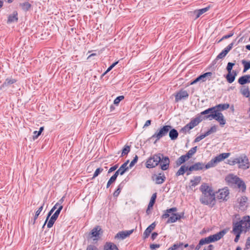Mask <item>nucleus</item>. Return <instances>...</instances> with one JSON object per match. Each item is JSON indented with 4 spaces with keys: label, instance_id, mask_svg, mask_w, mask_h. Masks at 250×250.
I'll return each mask as SVG.
<instances>
[{
    "label": "nucleus",
    "instance_id": "obj_1",
    "mask_svg": "<svg viewBox=\"0 0 250 250\" xmlns=\"http://www.w3.org/2000/svg\"><path fill=\"white\" fill-rule=\"evenodd\" d=\"M200 201L202 204L208 205L212 208L216 204L215 195L213 190H210L208 193L202 194L200 198Z\"/></svg>",
    "mask_w": 250,
    "mask_h": 250
},
{
    "label": "nucleus",
    "instance_id": "obj_2",
    "mask_svg": "<svg viewBox=\"0 0 250 250\" xmlns=\"http://www.w3.org/2000/svg\"><path fill=\"white\" fill-rule=\"evenodd\" d=\"M235 164L237 167L243 170L248 169L250 167V163L248 157L245 154L235 156Z\"/></svg>",
    "mask_w": 250,
    "mask_h": 250
},
{
    "label": "nucleus",
    "instance_id": "obj_3",
    "mask_svg": "<svg viewBox=\"0 0 250 250\" xmlns=\"http://www.w3.org/2000/svg\"><path fill=\"white\" fill-rule=\"evenodd\" d=\"M171 128L172 126L169 125L161 126L157 130L155 133L149 138V139L151 140L155 139V140L154 142V144H156L158 141L160 140L161 138L167 135V133Z\"/></svg>",
    "mask_w": 250,
    "mask_h": 250
},
{
    "label": "nucleus",
    "instance_id": "obj_4",
    "mask_svg": "<svg viewBox=\"0 0 250 250\" xmlns=\"http://www.w3.org/2000/svg\"><path fill=\"white\" fill-rule=\"evenodd\" d=\"M163 156V154L159 153L154 154L149 157L146 163V167L148 168L155 167L161 162V157Z\"/></svg>",
    "mask_w": 250,
    "mask_h": 250
},
{
    "label": "nucleus",
    "instance_id": "obj_5",
    "mask_svg": "<svg viewBox=\"0 0 250 250\" xmlns=\"http://www.w3.org/2000/svg\"><path fill=\"white\" fill-rule=\"evenodd\" d=\"M229 229H225L213 235H211L207 237L204 238L207 244L214 242L221 239L224 235L228 231Z\"/></svg>",
    "mask_w": 250,
    "mask_h": 250
},
{
    "label": "nucleus",
    "instance_id": "obj_6",
    "mask_svg": "<svg viewBox=\"0 0 250 250\" xmlns=\"http://www.w3.org/2000/svg\"><path fill=\"white\" fill-rule=\"evenodd\" d=\"M235 224H236V226H240L238 228L246 233L250 229V216H245L240 221L235 222Z\"/></svg>",
    "mask_w": 250,
    "mask_h": 250
},
{
    "label": "nucleus",
    "instance_id": "obj_7",
    "mask_svg": "<svg viewBox=\"0 0 250 250\" xmlns=\"http://www.w3.org/2000/svg\"><path fill=\"white\" fill-rule=\"evenodd\" d=\"M229 155V153H223L220 154L219 155L215 157L214 158L212 159L208 163L206 167L210 168L214 167L216 164L228 158Z\"/></svg>",
    "mask_w": 250,
    "mask_h": 250
},
{
    "label": "nucleus",
    "instance_id": "obj_8",
    "mask_svg": "<svg viewBox=\"0 0 250 250\" xmlns=\"http://www.w3.org/2000/svg\"><path fill=\"white\" fill-rule=\"evenodd\" d=\"M103 230L101 226H96L93 228L88 234V239H93V240H98L100 236L103 234Z\"/></svg>",
    "mask_w": 250,
    "mask_h": 250
},
{
    "label": "nucleus",
    "instance_id": "obj_9",
    "mask_svg": "<svg viewBox=\"0 0 250 250\" xmlns=\"http://www.w3.org/2000/svg\"><path fill=\"white\" fill-rule=\"evenodd\" d=\"M204 120L208 119L209 120L215 119L221 125H224L226 124V120L224 119V116L221 112H217L213 114H209L204 116Z\"/></svg>",
    "mask_w": 250,
    "mask_h": 250
},
{
    "label": "nucleus",
    "instance_id": "obj_10",
    "mask_svg": "<svg viewBox=\"0 0 250 250\" xmlns=\"http://www.w3.org/2000/svg\"><path fill=\"white\" fill-rule=\"evenodd\" d=\"M234 65V63L229 62L226 67L228 73L225 76V77L227 79V82L229 83H232L234 81V71L232 70V72L231 73V70Z\"/></svg>",
    "mask_w": 250,
    "mask_h": 250
},
{
    "label": "nucleus",
    "instance_id": "obj_11",
    "mask_svg": "<svg viewBox=\"0 0 250 250\" xmlns=\"http://www.w3.org/2000/svg\"><path fill=\"white\" fill-rule=\"evenodd\" d=\"M237 208L239 210L245 211L248 207V198L245 196H243L237 199Z\"/></svg>",
    "mask_w": 250,
    "mask_h": 250
},
{
    "label": "nucleus",
    "instance_id": "obj_12",
    "mask_svg": "<svg viewBox=\"0 0 250 250\" xmlns=\"http://www.w3.org/2000/svg\"><path fill=\"white\" fill-rule=\"evenodd\" d=\"M212 75V72H208L202 74L199 76H198L195 79L191 82L190 84H194L200 81H202V82H206L207 80H210L211 78V76Z\"/></svg>",
    "mask_w": 250,
    "mask_h": 250
},
{
    "label": "nucleus",
    "instance_id": "obj_13",
    "mask_svg": "<svg viewBox=\"0 0 250 250\" xmlns=\"http://www.w3.org/2000/svg\"><path fill=\"white\" fill-rule=\"evenodd\" d=\"M189 96L186 90L181 89L175 94V102L178 103L182 100H186Z\"/></svg>",
    "mask_w": 250,
    "mask_h": 250
},
{
    "label": "nucleus",
    "instance_id": "obj_14",
    "mask_svg": "<svg viewBox=\"0 0 250 250\" xmlns=\"http://www.w3.org/2000/svg\"><path fill=\"white\" fill-rule=\"evenodd\" d=\"M235 186L239 189V191L242 193L246 190V185L245 182L240 178L235 175Z\"/></svg>",
    "mask_w": 250,
    "mask_h": 250
},
{
    "label": "nucleus",
    "instance_id": "obj_15",
    "mask_svg": "<svg viewBox=\"0 0 250 250\" xmlns=\"http://www.w3.org/2000/svg\"><path fill=\"white\" fill-rule=\"evenodd\" d=\"M161 162L159 163L161 168L163 170H166L168 169L170 164V160L168 156L161 157Z\"/></svg>",
    "mask_w": 250,
    "mask_h": 250
},
{
    "label": "nucleus",
    "instance_id": "obj_16",
    "mask_svg": "<svg viewBox=\"0 0 250 250\" xmlns=\"http://www.w3.org/2000/svg\"><path fill=\"white\" fill-rule=\"evenodd\" d=\"M233 45V42H231L229 45H228L226 48H225L221 53H220L216 57L214 61L218 60L219 59H223L227 54L229 53V52L232 48Z\"/></svg>",
    "mask_w": 250,
    "mask_h": 250
},
{
    "label": "nucleus",
    "instance_id": "obj_17",
    "mask_svg": "<svg viewBox=\"0 0 250 250\" xmlns=\"http://www.w3.org/2000/svg\"><path fill=\"white\" fill-rule=\"evenodd\" d=\"M134 229H132L129 230L121 231L117 233L115 236V239H120L122 240L125 239L128 237L131 234L133 233Z\"/></svg>",
    "mask_w": 250,
    "mask_h": 250
},
{
    "label": "nucleus",
    "instance_id": "obj_18",
    "mask_svg": "<svg viewBox=\"0 0 250 250\" xmlns=\"http://www.w3.org/2000/svg\"><path fill=\"white\" fill-rule=\"evenodd\" d=\"M229 191L228 189L227 188H224L218 190L216 198L218 199L227 200V197L229 196Z\"/></svg>",
    "mask_w": 250,
    "mask_h": 250
},
{
    "label": "nucleus",
    "instance_id": "obj_19",
    "mask_svg": "<svg viewBox=\"0 0 250 250\" xmlns=\"http://www.w3.org/2000/svg\"><path fill=\"white\" fill-rule=\"evenodd\" d=\"M177 211V208L176 207H173L166 210H164V213L161 216V218L162 219H165L166 218H168L170 217V214L171 213H176L175 212Z\"/></svg>",
    "mask_w": 250,
    "mask_h": 250
},
{
    "label": "nucleus",
    "instance_id": "obj_20",
    "mask_svg": "<svg viewBox=\"0 0 250 250\" xmlns=\"http://www.w3.org/2000/svg\"><path fill=\"white\" fill-rule=\"evenodd\" d=\"M156 225L155 222H153L146 229L143 233V238L144 239L147 238L150 235L152 231L155 229Z\"/></svg>",
    "mask_w": 250,
    "mask_h": 250
},
{
    "label": "nucleus",
    "instance_id": "obj_21",
    "mask_svg": "<svg viewBox=\"0 0 250 250\" xmlns=\"http://www.w3.org/2000/svg\"><path fill=\"white\" fill-rule=\"evenodd\" d=\"M191 166H192L194 171H199L209 168L206 167L207 164L205 165L202 162H197Z\"/></svg>",
    "mask_w": 250,
    "mask_h": 250
},
{
    "label": "nucleus",
    "instance_id": "obj_22",
    "mask_svg": "<svg viewBox=\"0 0 250 250\" xmlns=\"http://www.w3.org/2000/svg\"><path fill=\"white\" fill-rule=\"evenodd\" d=\"M227 185L230 187L234 188V174L231 173L228 174L225 178Z\"/></svg>",
    "mask_w": 250,
    "mask_h": 250
},
{
    "label": "nucleus",
    "instance_id": "obj_23",
    "mask_svg": "<svg viewBox=\"0 0 250 250\" xmlns=\"http://www.w3.org/2000/svg\"><path fill=\"white\" fill-rule=\"evenodd\" d=\"M181 219V217L179 213H172L171 215L168 218L167 221V224L173 223Z\"/></svg>",
    "mask_w": 250,
    "mask_h": 250
},
{
    "label": "nucleus",
    "instance_id": "obj_24",
    "mask_svg": "<svg viewBox=\"0 0 250 250\" xmlns=\"http://www.w3.org/2000/svg\"><path fill=\"white\" fill-rule=\"evenodd\" d=\"M103 250H119V249L114 243L106 242L104 246Z\"/></svg>",
    "mask_w": 250,
    "mask_h": 250
},
{
    "label": "nucleus",
    "instance_id": "obj_25",
    "mask_svg": "<svg viewBox=\"0 0 250 250\" xmlns=\"http://www.w3.org/2000/svg\"><path fill=\"white\" fill-rule=\"evenodd\" d=\"M203 120H204V117H202L201 115H197L195 118L191 120L189 123L192 126L194 127L197 125Z\"/></svg>",
    "mask_w": 250,
    "mask_h": 250
},
{
    "label": "nucleus",
    "instance_id": "obj_26",
    "mask_svg": "<svg viewBox=\"0 0 250 250\" xmlns=\"http://www.w3.org/2000/svg\"><path fill=\"white\" fill-rule=\"evenodd\" d=\"M18 12L16 11L13 12L12 14L9 15L7 19V23H10L17 22L18 21Z\"/></svg>",
    "mask_w": 250,
    "mask_h": 250
},
{
    "label": "nucleus",
    "instance_id": "obj_27",
    "mask_svg": "<svg viewBox=\"0 0 250 250\" xmlns=\"http://www.w3.org/2000/svg\"><path fill=\"white\" fill-rule=\"evenodd\" d=\"M189 159V158L186 154L182 155L179 158H178L176 161V165L177 167L181 166L182 164H184L185 162L188 161Z\"/></svg>",
    "mask_w": 250,
    "mask_h": 250
},
{
    "label": "nucleus",
    "instance_id": "obj_28",
    "mask_svg": "<svg viewBox=\"0 0 250 250\" xmlns=\"http://www.w3.org/2000/svg\"><path fill=\"white\" fill-rule=\"evenodd\" d=\"M44 205V203H43L41 207L38 208V209L36 211L35 214L33 217V218H32L31 220L30 221V223H32L33 225H34L36 223V221L39 215H40L41 212L43 209V206Z\"/></svg>",
    "mask_w": 250,
    "mask_h": 250
},
{
    "label": "nucleus",
    "instance_id": "obj_29",
    "mask_svg": "<svg viewBox=\"0 0 250 250\" xmlns=\"http://www.w3.org/2000/svg\"><path fill=\"white\" fill-rule=\"evenodd\" d=\"M238 82L241 85H243L247 83H250V75H246L241 77L238 79Z\"/></svg>",
    "mask_w": 250,
    "mask_h": 250
},
{
    "label": "nucleus",
    "instance_id": "obj_30",
    "mask_svg": "<svg viewBox=\"0 0 250 250\" xmlns=\"http://www.w3.org/2000/svg\"><path fill=\"white\" fill-rule=\"evenodd\" d=\"M129 162V160H127L123 164H122L121 166L120 167V168L118 169L119 171L121 172V175H123V174H124V173L129 168V167L127 166Z\"/></svg>",
    "mask_w": 250,
    "mask_h": 250
},
{
    "label": "nucleus",
    "instance_id": "obj_31",
    "mask_svg": "<svg viewBox=\"0 0 250 250\" xmlns=\"http://www.w3.org/2000/svg\"><path fill=\"white\" fill-rule=\"evenodd\" d=\"M209 6H208L204 8L195 10L194 11V13L196 15L195 19L199 18L201 15L208 11L209 10Z\"/></svg>",
    "mask_w": 250,
    "mask_h": 250
},
{
    "label": "nucleus",
    "instance_id": "obj_32",
    "mask_svg": "<svg viewBox=\"0 0 250 250\" xmlns=\"http://www.w3.org/2000/svg\"><path fill=\"white\" fill-rule=\"evenodd\" d=\"M166 177L164 174L163 173H160L158 176H156L155 180L157 184H162L166 180Z\"/></svg>",
    "mask_w": 250,
    "mask_h": 250
},
{
    "label": "nucleus",
    "instance_id": "obj_33",
    "mask_svg": "<svg viewBox=\"0 0 250 250\" xmlns=\"http://www.w3.org/2000/svg\"><path fill=\"white\" fill-rule=\"evenodd\" d=\"M169 136L171 140H175L178 136V132L175 128H171L169 131Z\"/></svg>",
    "mask_w": 250,
    "mask_h": 250
},
{
    "label": "nucleus",
    "instance_id": "obj_34",
    "mask_svg": "<svg viewBox=\"0 0 250 250\" xmlns=\"http://www.w3.org/2000/svg\"><path fill=\"white\" fill-rule=\"evenodd\" d=\"M16 82L17 80L15 79L8 78L5 80V82L1 84V87L3 88L7 87L8 86L15 83Z\"/></svg>",
    "mask_w": 250,
    "mask_h": 250
},
{
    "label": "nucleus",
    "instance_id": "obj_35",
    "mask_svg": "<svg viewBox=\"0 0 250 250\" xmlns=\"http://www.w3.org/2000/svg\"><path fill=\"white\" fill-rule=\"evenodd\" d=\"M19 5L21 8L22 10L25 12L29 11L32 6L31 4L27 1L20 3Z\"/></svg>",
    "mask_w": 250,
    "mask_h": 250
},
{
    "label": "nucleus",
    "instance_id": "obj_36",
    "mask_svg": "<svg viewBox=\"0 0 250 250\" xmlns=\"http://www.w3.org/2000/svg\"><path fill=\"white\" fill-rule=\"evenodd\" d=\"M200 190L202 192V194L204 193H208L210 190H213L211 187H210L206 184L202 185L200 187Z\"/></svg>",
    "mask_w": 250,
    "mask_h": 250
},
{
    "label": "nucleus",
    "instance_id": "obj_37",
    "mask_svg": "<svg viewBox=\"0 0 250 250\" xmlns=\"http://www.w3.org/2000/svg\"><path fill=\"white\" fill-rule=\"evenodd\" d=\"M229 107V104H219L216 105L217 112H221V111L228 109Z\"/></svg>",
    "mask_w": 250,
    "mask_h": 250
},
{
    "label": "nucleus",
    "instance_id": "obj_38",
    "mask_svg": "<svg viewBox=\"0 0 250 250\" xmlns=\"http://www.w3.org/2000/svg\"><path fill=\"white\" fill-rule=\"evenodd\" d=\"M58 218V217L57 216L53 214L50 217L47 224V228H51V227H52L54 223L55 222Z\"/></svg>",
    "mask_w": 250,
    "mask_h": 250
},
{
    "label": "nucleus",
    "instance_id": "obj_39",
    "mask_svg": "<svg viewBox=\"0 0 250 250\" xmlns=\"http://www.w3.org/2000/svg\"><path fill=\"white\" fill-rule=\"evenodd\" d=\"M187 166L186 165H182L176 173V176H179L180 175H183L187 171Z\"/></svg>",
    "mask_w": 250,
    "mask_h": 250
},
{
    "label": "nucleus",
    "instance_id": "obj_40",
    "mask_svg": "<svg viewBox=\"0 0 250 250\" xmlns=\"http://www.w3.org/2000/svg\"><path fill=\"white\" fill-rule=\"evenodd\" d=\"M201 180V176H198L194 177L193 179H191L190 181L191 186L194 187L196 186L200 183Z\"/></svg>",
    "mask_w": 250,
    "mask_h": 250
},
{
    "label": "nucleus",
    "instance_id": "obj_41",
    "mask_svg": "<svg viewBox=\"0 0 250 250\" xmlns=\"http://www.w3.org/2000/svg\"><path fill=\"white\" fill-rule=\"evenodd\" d=\"M239 226H236V224H235V243L237 242L239 239L240 234L243 231V230L239 229Z\"/></svg>",
    "mask_w": 250,
    "mask_h": 250
},
{
    "label": "nucleus",
    "instance_id": "obj_42",
    "mask_svg": "<svg viewBox=\"0 0 250 250\" xmlns=\"http://www.w3.org/2000/svg\"><path fill=\"white\" fill-rule=\"evenodd\" d=\"M241 62L244 67L243 72H246L248 70L250 69V61H248L243 60Z\"/></svg>",
    "mask_w": 250,
    "mask_h": 250
},
{
    "label": "nucleus",
    "instance_id": "obj_43",
    "mask_svg": "<svg viewBox=\"0 0 250 250\" xmlns=\"http://www.w3.org/2000/svg\"><path fill=\"white\" fill-rule=\"evenodd\" d=\"M130 151V146L127 145H125L122 149V152L121 156L123 157L125 155H126Z\"/></svg>",
    "mask_w": 250,
    "mask_h": 250
},
{
    "label": "nucleus",
    "instance_id": "obj_44",
    "mask_svg": "<svg viewBox=\"0 0 250 250\" xmlns=\"http://www.w3.org/2000/svg\"><path fill=\"white\" fill-rule=\"evenodd\" d=\"M197 149V146H195L194 147H192L190 150L188 151V152L186 153L188 156L190 158L192 155H193L196 152Z\"/></svg>",
    "mask_w": 250,
    "mask_h": 250
},
{
    "label": "nucleus",
    "instance_id": "obj_45",
    "mask_svg": "<svg viewBox=\"0 0 250 250\" xmlns=\"http://www.w3.org/2000/svg\"><path fill=\"white\" fill-rule=\"evenodd\" d=\"M123 188V185L122 183L120 184L118 186L117 189L113 193L114 197H118L121 191L122 188Z\"/></svg>",
    "mask_w": 250,
    "mask_h": 250
},
{
    "label": "nucleus",
    "instance_id": "obj_46",
    "mask_svg": "<svg viewBox=\"0 0 250 250\" xmlns=\"http://www.w3.org/2000/svg\"><path fill=\"white\" fill-rule=\"evenodd\" d=\"M183 245L184 244L182 242L174 244L171 247L169 248L167 250H177V249L179 248L181 246H183Z\"/></svg>",
    "mask_w": 250,
    "mask_h": 250
},
{
    "label": "nucleus",
    "instance_id": "obj_47",
    "mask_svg": "<svg viewBox=\"0 0 250 250\" xmlns=\"http://www.w3.org/2000/svg\"><path fill=\"white\" fill-rule=\"evenodd\" d=\"M103 170H104V169L102 167H99V168H97L96 170H95V171L94 172V173L91 179L93 180L94 179H95L101 173H102Z\"/></svg>",
    "mask_w": 250,
    "mask_h": 250
},
{
    "label": "nucleus",
    "instance_id": "obj_48",
    "mask_svg": "<svg viewBox=\"0 0 250 250\" xmlns=\"http://www.w3.org/2000/svg\"><path fill=\"white\" fill-rule=\"evenodd\" d=\"M207 243L206 242L205 239L204 238H202L200 240L199 243L197 244V245L195 247L194 250H199V249L201 248V247L205 244H206Z\"/></svg>",
    "mask_w": 250,
    "mask_h": 250
},
{
    "label": "nucleus",
    "instance_id": "obj_49",
    "mask_svg": "<svg viewBox=\"0 0 250 250\" xmlns=\"http://www.w3.org/2000/svg\"><path fill=\"white\" fill-rule=\"evenodd\" d=\"M125 97L123 95L117 97L114 101V104L118 105L120 102L124 99Z\"/></svg>",
    "mask_w": 250,
    "mask_h": 250
},
{
    "label": "nucleus",
    "instance_id": "obj_50",
    "mask_svg": "<svg viewBox=\"0 0 250 250\" xmlns=\"http://www.w3.org/2000/svg\"><path fill=\"white\" fill-rule=\"evenodd\" d=\"M57 208V206H56V205L53 206V207L51 209V210L49 211L48 213L46 219V222H47L48 220L49 219L50 216L52 215V214L53 213L54 210Z\"/></svg>",
    "mask_w": 250,
    "mask_h": 250
},
{
    "label": "nucleus",
    "instance_id": "obj_51",
    "mask_svg": "<svg viewBox=\"0 0 250 250\" xmlns=\"http://www.w3.org/2000/svg\"><path fill=\"white\" fill-rule=\"evenodd\" d=\"M138 159V157L137 155H135V156L134 157L132 161L130 162L129 167V168H131L132 167H133L135 164L137 162Z\"/></svg>",
    "mask_w": 250,
    "mask_h": 250
},
{
    "label": "nucleus",
    "instance_id": "obj_52",
    "mask_svg": "<svg viewBox=\"0 0 250 250\" xmlns=\"http://www.w3.org/2000/svg\"><path fill=\"white\" fill-rule=\"evenodd\" d=\"M242 93L246 97H249L250 96V91L248 88H244L242 89Z\"/></svg>",
    "mask_w": 250,
    "mask_h": 250
},
{
    "label": "nucleus",
    "instance_id": "obj_53",
    "mask_svg": "<svg viewBox=\"0 0 250 250\" xmlns=\"http://www.w3.org/2000/svg\"><path fill=\"white\" fill-rule=\"evenodd\" d=\"M86 250H99V249L94 245L90 244L87 246Z\"/></svg>",
    "mask_w": 250,
    "mask_h": 250
},
{
    "label": "nucleus",
    "instance_id": "obj_54",
    "mask_svg": "<svg viewBox=\"0 0 250 250\" xmlns=\"http://www.w3.org/2000/svg\"><path fill=\"white\" fill-rule=\"evenodd\" d=\"M210 114H213L217 112L216 106L208 108Z\"/></svg>",
    "mask_w": 250,
    "mask_h": 250
},
{
    "label": "nucleus",
    "instance_id": "obj_55",
    "mask_svg": "<svg viewBox=\"0 0 250 250\" xmlns=\"http://www.w3.org/2000/svg\"><path fill=\"white\" fill-rule=\"evenodd\" d=\"M116 179L112 177V176L110 177L108 181L107 182V185H106V188H108L110 185L114 183L116 181Z\"/></svg>",
    "mask_w": 250,
    "mask_h": 250
},
{
    "label": "nucleus",
    "instance_id": "obj_56",
    "mask_svg": "<svg viewBox=\"0 0 250 250\" xmlns=\"http://www.w3.org/2000/svg\"><path fill=\"white\" fill-rule=\"evenodd\" d=\"M193 171H194V170L192 168V167L191 166H187V171L186 172H187V175H189L191 174V172Z\"/></svg>",
    "mask_w": 250,
    "mask_h": 250
},
{
    "label": "nucleus",
    "instance_id": "obj_57",
    "mask_svg": "<svg viewBox=\"0 0 250 250\" xmlns=\"http://www.w3.org/2000/svg\"><path fill=\"white\" fill-rule=\"evenodd\" d=\"M233 35V32H231L229 34H228V35H225L220 40V41H219V42L222 41V40H224V39H228L229 38V37H232Z\"/></svg>",
    "mask_w": 250,
    "mask_h": 250
},
{
    "label": "nucleus",
    "instance_id": "obj_58",
    "mask_svg": "<svg viewBox=\"0 0 250 250\" xmlns=\"http://www.w3.org/2000/svg\"><path fill=\"white\" fill-rule=\"evenodd\" d=\"M118 167V164H116V165H114V166L111 167L108 170V173H110L111 172L115 171V170H116L117 169Z\"/></svg>",
    "mask_w": 250,
    "mask_h": 250
},
{
    "label": "nucleus",
    "instance_id": "obj_59",
    "mask_svg": "<svg viewBox=\"0 0 250 250\" xmlns=\"http://www.w3.org/2000/svg\"><path fill=\"white\" fill-rule=\"evenodd\" d=\"M216 127L215 125H213L210 127V128L208 130V131L209 133V134H211V133H214L216 131Z\"/></svg>",
    "mask_w": 250,
    "mask_h": 250
},
{
    "label": "nucleus",
    "instance_id": "obj_60",
    "mask_svg": "<svg viewBox=\"0 0 250 250\" xmlns=\"http://www.w3.org/2000/svg\"><path fill=\"white\" fill-rule=\"evenodd\" d=\"M216 127L215 125H213L210 127V128L208 130V131L209 133V134H211V133H214L216 131Z\"/></svg>",
    "mask_w": 250,
    "mask_h": 250
},
{
    "label": "nucleus",
    "instance_id": "obj_61",
    "mask_svg": "<svg viewBox=\"0 0 250 250\" xmlns=\"http://www.w3.org/2000/svg\"><path fill=\"white\" fill-rule=\"evenodd\" d=\"M205 138L203 134H201L199 136H197L194 140L195 142H198L200 141L201 140Z\"/></svg>",
    "mask_w": 250,
    "mask_h": 250
},
{
    "label": "nucleus",
    "instance_id": "obj_62",
    "mask_svg": "<svg viewBox=\"0 0 250 250\" xmlns=\"http://www.w3.org/2000/svg\"><path fill=\"white\" fill-rule=\"evenodd\" d=\"M156 198H157V193L155 192L152 194L150 201L155 203Z\"/></svg>",
    "mask_w": 250,
    "mask_h": 250
},
{
    "label": "nucleus",
    "instance_id": "obj_63",
    "mask_svg": "<svg viewBox=\"0 0 250 250\" xmlns=\"http://www.w3.org/2000/svg\"><path fill=\"white\" fill-rule=\"evenodd\" d=\"M160 244H152L150 245V248L152 250L155 249L156 248H160Z\"/></svg>",
    "mask_w": 250,
    "mask_h": 250
},
{
    "label": "nucleus",
    "instance_id": "obj_64",
    "mask_svg": "<svg viewBox=\"0 0 250 250\" xmlns=\"http://www.w3.org/2000/svg\"><path fill=\"white\" fill-rule=\"evenodd\" d=\"M158 235V233L156 232H153L152 234H151V238L152 240H154L156 237H157V236Z\"/></svg>",
    "mask_w": 250,
    "mask_h": 250
}]
</instances>
